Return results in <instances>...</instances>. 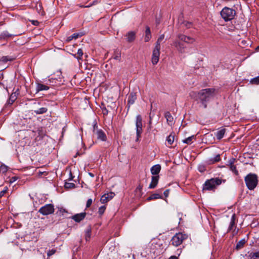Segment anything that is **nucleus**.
Instances as JSON below:
<instances>
[{
	"instance_id": "obj_28",
	"label": "nucleus",
	"mask_w": 259,
	"mask_h": 259,
	"mask_svg": "<svg viewBox=\"0 0 259 259\" xmlns=\"http://www.w3.org/2000/svg\"><path fill=\"white\" fill-rule=\"evenodd\" d=\"M48 109L47 108L42 107L34 110V112L36 114H41L46 113Z\"/></svg>"
},
{
	"instance_id": "obj_16",
	"label": "nucleus",
	"mask_w": 259,
	"mask_h": 259,
	"mask_svg": "<svg viewBox=\"0 0 259 259\" xmlns=\"http://www.w3.org/2000/svg\"><path fill=\"white\" fill-rule=\"evenodd\" d=\"M85 212H81L75 214V215L72 216L71 219L73 220L75 222L77 223H79L85 218Z\"/></svg>"
},
{
	"instance_id": "obj_36",
	"label": "nucleus",
	"mask_w": 259,
	"mask_h": 259,
	"mask_svg": "<svg viewBox=\"0 0 259 259\" xmlns=\"http://www.w3.org/2000/svg\"><path fill=\"white\" fill-rule=\"evenodd\" d=\"M64 187L66 189H72L75 187V185L73 183L66 182L64 185Z\"/></svg>"
},
{
	"instance_id": "obj_25",
	"label": "nucleus",
	"mask_w": 259,
	"mask_h": 259,
	"mask_svg": "<svg viewBox=\"0 0 259 259\" xmlns=\"http://www.w3.org/2000/svg\"><path fill=\"white\" fill-rule=\"evenodd\" d=\"M196 139L195 136H192L190 137H189L188 138H186V139L184 140L183 141V143L187 144H191L193 143V140Z\"/></svg>"
},
{
	"instance_id": "obj_20",
	"label": "nucleus",
	"mask_w": 259,
	"mask_h": 259,
	"mask_svg": "<svg viewBox=\"0 0 259 259\" xmlns=\"http://www.w3.org/2000/svg\"><path fill=\"white\" fill-rule=\"evenodd\" d=\"M161 170V166L159 164H156L151 168V172L153 175L158 176Z\"/></svg>"
},
{
	"instance_id": "obj_11",
	"label": "nucleus",
	"mask_w": 259,
	"mask_h": 259,
	"mask_svg": "<svg viewBox=\"0 0 259 259\" xmlns=\"http://www.w3.org/2000/svg\"><path fill=\"white\" fill-rule=\"evenodd\" d=\"M173 44L180 53L183 54L185 52L186 47L182 42H180V40H176L174 41Z\"/></svg>"
},
{
	"instance_id": "obj_29",
	"label": "nucleus",
	"mask_w": 259,
	"mask_h": 259,
	"mask_svg": "<svg viewBox=\"0 0 259 259\" xmlns=\"http://www.w3.org/2000/svg\"><path fill=\"white\" fill-rule=\"evenodd\" d=\"M235 224V214H233L231 219L230 226L228 228V231L231 230Z\"/></svg>"
},
{
	"instance_id": "obj_15",
	"label": "nucleus",
	"mask_w": 259,
	"mask_h": 259,
	"mask_svg": "<svg viewBox=\"0 0 259 259\" xmlns=\"http://www.w3.org/2000/svg\"><path fill=\"white\" fill-rule=\"evenodd\" d=\"M48 82L46 84L37 82L36 87V92L38 93L40 91H47L50 89Z\"/></svg>"
},
{
	"instance_id": "obj_8",
	"label": "nucleus",
	"mask_w": 259,
	"mask_h": 259,
	"mask_svg": "<svg viewBox=\"0 0 259 259\" xmlns=\"http://www.w3.org/2000/svg\"><path fill=\"white\" fill-rule=\"evenodd\" d=\"M38 212L41 214L47 215L54 212V205L52 204H47L40 208Z\"/></svg>"
},
{
	"instance_id": "obj_46",
	"label": "nucleus",
	"mask_w": 259,
	"mask_h": 259,
	"mask_svg": "<svg viewBox=\"0 0 259 259\" xmlns=\"http://www.w3.org/2000/svg\"><path fill=\"white\" fill-rule=\"evenodd\" d=\"M83 53V51L81 49H78L77 51V55H78V59H80V58L82 56Z\"/></svg>"
},
{
	"instance_id": "obj_22",
	"label": "nucleus",
	"mask_w": 259,
	"mask_h": 259,
	"mask_svg": "<svg viewBox=\"0 0 259 259\" xmlns=\"http://www.w3.org/2000/svg\"><path fill=\"white\" fill-rule=\"evenodd\" d=\"M137 99L136 94L134 92H132L130 94L128 97V104L132 105L134 103Z\"/></svg>"
},
{
	"instance_id": "obj_40",
	"label": "nucleus",
	"mask_w": 259,
	"mask_h": 259,
	"mask_svg": "<svg viewBox=\"0 0 259 259\" xmlns=\"http://www.w3.org/2000/svg\"><path fill=\"white\" fill-rule=\"evenodd\" d=\"M8 170L7 166L4 165H2L0 166V172L2 174H4Z\"/></svg>"
},
{
	"instance_id": "obj_32",
	"label": "nucleus",
	"mask_w": 259,
	"mask_h": 259,
	"mask_svg": "<svg viewBox=\"0 0 259 259\" xmlns=\"http://www.w3.org/2000/svg\"><path fill=\"white\" fill-rule=\"evenodd\" d=\"M79 33H73L72 35L68 36L66 39V41L69 42L72 40L73 39H76L79 36Z\"/></svg>"
},
{
	"instance_id": "obj_2",
	"label": "nucleus",
	"mask_w": 259,
	"mask_h": 259,
	"mask_svg": "<svg viewBox=\"0 0 259 259\" xmlns=\"http://www.w3.org/2000/svg\"><path fill=\"white\" fill-rule=\"evenodd\" d=\"M244 181L247 188L249 190H253L258 184V177L255 174L249 173L244 178Z\"/></svg>"
},
{
	"instance_id": "obj_5",
	"label": "nucleus",
	"mask_w": 259,
	"mask_h": 259,
	"mask_svg": "<svg viewBox=\"0 0 259 259\" xmlns=\"http://www.w3.org/2000/svg\"><path fill=\"white\" fill-rule=\"evenodd\" d=\"M187 237L188 236L186 234L182 233H176L171 239V244L175 246H178L181 245L183 241L186 239Z\"/></svg>"
},
{
	"instance_id": "obj_42",
	"label": "nucleus",
	"mask_w": 259,
	"mask_h": 259,
	"mask_svg": "<svg viewBox=\"0 0 259 259\" xmlns=\"http://www.w3.org/2000/svg\"><path fill=\"white\" fill-rule=\"evenodd\" d=\"M251 259H259V251L253 253Z\"/></svg>"
},
{
	"instance_id": "obj_47",
	"label": "nucleus",
	"mask_w": 259,
	"mask_h": 259,
	"mask_svg": "<svg viewBox=\"0 0 259 259\" xmlns=\"http://www.w3.org/2000/svg\"><path fill=\"white\" fill-rule=\"evenodd\" d=\"M236 159L234 158H231L229 161H228V163H229V165L230 166L231 165H234V163Z\"/></svg>"
},
{
	"instance_id": "obj_38",
	"label": "nucleus",
	"mask_w": 259,
	"mask_h": 259,
	"mask_svg": "<svg viewBox=\"0 0 259 259\" xmlns=\"http://www.w3.org/2000/svg\"><path fill=\"white\" fill-rule=\"evenodd\" d=\"M164 38V34H162L161 35H160L158 38L157 41L156 42L155 46H157V45H158L159 47H160V43L163 40Z\"/></svg>"
},
{
	"instance_id": "obj_57",
	"label": "nucleus",
	"mask_w": 259,
	"mask_h": 259,
	"mask_svg": "<svg viewBox=\"0 0 259 259\" xmlns=\"http://www.w3.org/2000/svg\"><path fill=\"white\" fill-rule=\"evenodd\" d=\"M82 7H85V8H88V7H89L90 6H82Z\"/></svg>"
},
{
	"instance_id": "obj_51",
	"label": "nucleus",
	"mask_w": 259,
	"mask_h": 259,
	"mask_svg": "<svg viewBox=\"0 0 259 259\" xmlns=\"http://www.w3.org/2000/svg\"><path fill=\"white\" fill-rule=\"evenodd\" d=\"M169 259H178L176 256H171Z\"/></svg>"
},
{
	"instance_id": "obj_45",
	"label": "nucleus",
	"mask_w": 259,
	"mask_h": 259,
	"mask_svg": "<svg viewBox=\"0 0 259 259\" xmlns=\"http://www.w3.org/2000/svg\"><path fill=\"white\" fill-rule=\"evenodd\" d=\"M8 190V187H6L3 191L0 192V198H2L4 196V195L7 192Z\"/></svg>"
},
{
	"instance_id": "obj_30",
	"label": "nucleus",
	"mask_w": 259,
	"mask_h": 259,
	"mask_svg": "<svg viewBox=\"0 0 259 259\" xmlns=\"http://www.w3.org/2000/svg\"><path fill=\"white\" fill-rule=\"evenodd\" d=\"M246 242L245 239H243L240 240L236 244V249H240L242 248Z\"/></svg>"
},
{
	"instance_id": "obj_27",
	"label": "nucleus",
	"mask_w": 259,
	"mask_h": 259,
	"mask_svg": "<svg viewBox=\"0 0 259 259\" xmlns=\"http://www.w3.org/2000/svg\"><path fill=\"white\" fill-rule=\"evenodd\" d=\"M162 198V195L158 193H154L151 195L149 197L147 198L148 200H151L152 199H157Z\"/></svg>"
},
{
	"instance_id": "obj_14",
	"label": "nucleus",
	"mask_w": 259,
	"mask_h": 259,
	"mask_svg": "<svg viewBox=\"0 0 259 259\" xmlns=\"http://www.w3.org/2000/svg\"><path fill=\"white\" fill-rule=\"evenodd\" d=\"M115 194L113 192L104 194L101 198L100 201L102 203H106L114 197Z\"/></svg>"
},
{
	"instance_id": "obj_55",
	"label": "nucleus",
	"mask_w": 259,
	"mask_h": 259,
	"mask_svg": "<svg viewBox=\"0 0 259 259\" xmlns=\"http://www.w3.org/2000/svg\"><path fill=\"white\" fill-rule=\"evenodd\" d=\"M256 51H259V45L256 47Z\"/></svg>"
},
{
	"instance_id": "obj_4",
	"label": "nucleus",
	"mask_w": 259,
	"mask_h": 259,
	"mask_svg": "<svg viewBox=\"0 0 259 259\" xmlns=\"http://www.w3.org/2000/svg\"><path fill=\"white\" fill-rule=\"evenodd\" d=\"M236 12L234 10L228 7L224 8L221 12V15L225 21L232 20Z\"/></svg>"
},
{
	"instance_id": "obj_21",
	"label": "nucleus",
	"mask_w": 259,
	"mask_h": 259,
	"mask_svg": "<svg viewBox=\"0 0 259 259\" xmlns=\"http://www.w3.org/2000/svg\"><path fill=\"white\" fill-rule=\"evenodd\" d=\"M221 160L220 154H217L213 158H210L206 160V163L208 164H212Z\"/></svg>"
},
{
	"instance_id": "obj_1",
	"label": "nucleus",
	"mask_w": 259,
	"mask_h": 259,
	"mask_svg": "<svg viewBox=\"0 0 259 259\" xmlns=\"http://www.w3.org/2000/svg\"><path fill=\"white\" fill-rule=\"evenodd\" d=\"M217 93V91L214 88H207L200 90L198 93L192 92L190 93V96L192 98H196L202 104L203 107H207V103L214 98Z\"/></svg>"
},
{
	"instance_id": "obj_12",
	"label": "nucleus",
	"mask_w": 259,
	"mask_h": 259,
	"mask_svg": "<svg viewBox=\"0 0 259 259\" xmlns=\"http://www.w3.org/2000/svg\"><path fill=\"white\" fill-rule=\"evenodd\" d=\"M178 38L179 40L182 41L187 44H192L195 41V39L194 38L182 34L178 35Z\"/></svg>"
},
{
	"instance_id": "obj_39",
	"label": "nucleus",
	"mask_w": 259,
	"mask_h": 259,
	"mask_svg": "<svg viewBox=\"0 0 259 259\" xmlns=\"http://www.w3.org/2000/svg\"><path fill=\"white\" fill-rule=\"evenodd\" d=\"M230 170L233 172L236 175H238V171L237 170L236 166L235 165L230 166Z\"/></svg>"
},
{
	"instance_id": "obj_49",
	"label": "nucleus",
	"mask_w": 259,
	"mask_h": 259,
	"mask_svg": "<svg viewBox=\"0 0 259 259\" xmlns=\"http://www.w3.org/2000/svg\"><path fill=\"white\" fill-rule=\"evenodd\" d=\"M164 195L165 197H167L168 195V194H169V190H165L164 192Z\"/></svg>"
},
{
	"instance_id": "obj_50",
	"label": "nucleus",
	"mask_w": 259,
	"mask_h": 259,
	"mask_svg": "<svg viewBox=\"0 0 259 259\" xmlns=\"http://www.w3.org/2000/svg\"><path fill=\"white\" fill-rule=\"evenodd\" d=\"M199 170L200 172H203V171H204L205 169L204 167L199 166Z\"/></svg>"
},
{
	"instance_id": "obj_3",
	"label": "nucleus",
	"mask_w": 259,
	"mask_h": 259,
	"mask_svg": "<svg viewBox=\"0 0 259 259\" xmlns=\"http://www.w3.org/2000/svg\"><path fill=\"white\" fill-rule=\"evenodd\" d=\"M222 180L219 178H212L207 180L203 186V190H212L216 188L217 186L221 184Z\"/></svg>"
},
{
	"instance_id": "obj_19",
	"label": "nucleus",
	"mask_w": 259,
	"mask_h": 259,
	"mask_svg": "<svg viewBox=\"0 0 259 259\" xmlns=\"http://www.w3.org/2000/svg\"><path fill=\"white\" fill-rule=\"evenodd\" d=\"M164 117L166 119L167 123L168 125H171L174 124V118L168 111L165 112Z\"/></svg>"
},
{
	"instance_id": "obj_7",
	"label": "nucleus",
	"mask_w": 259,
	"mask_h": 259,
	"mask_svg": "<svg viewBox=\"0 0 259 259\" xmlns=\"http://www.w3.org/2000/svg\"><path fill=\"white\" fill-rule=\"evenodd\" d=\"M93 135L97 136L98 139L102 141H105L106 140V136L105 133L101 129L98 128V125L96 122L93 125Z\"/></svg>"
},
{
	"instance_id": "obj_26",
	"label": "nucleus",
	"mask_w": 259,
	"mask_h": 259,
	"mask_svg": "<svg viewBox=\"0 0 259 259\" xmlns=\"http://www.w3.org/2000/svg\"><path fill=\"white\" fill-rule=\"evenodd\" d=\"M13 36V34H10L7 31H5L2 32L0 34L1 39H6Z\"/></svg>"
},
{
	"instance_id": "obj_23",
	"label": "nucleus",
	"mask_w": 259,
	"mask_h": 259,
	"mask_svg": "<svg viewBox=\"0 0 259 259\" xmlns=\"http://www.w3.org/2000/svg\"><path fill=\"white\" fill-rule=\"evenodd\" d=\"M151 38V31L149 27L146 26L145 30V41H148Z\"/></svg>"
},
{
	"instance_id": "obj_43",
	"label": "nucleus",
	"mask_w": 259,
	"mask_h": 259,
	"mask_svg": "<svg viewBox=\"0 0 259 259\" xmlns=\"http://www.w3.org/2000/svg\"><path fill=\"white\" fill-rule=\"evenodd\" d=\"M56 252V249H52L51 250H49L47 252V255L48 257L51 256V255L55 254Z\"/></svg>"
},
{
	"instance_id": "obj_34",
	"label": "nucleus",
	"mask_w": 259,
	"mask_h": 259,
	"mask_svg": "<svg viewBox=\"0 0 259 259\" xmlns=\"http://www.w3.org/2000/svg\"><path fill=\"white\" fill-rule=\"evenodd\" d=\"M250 83L252 84H259V76L254 77L250 79Z\"/></svg>"
},
{
	"instance_id": "obj_58",
	"label": "nucleus",
	"mask_w": 259,
	"mask_h": 259,
	"mask_svg": "<svg viewBox=\"0 0 259 259\" xmlns=\"http://www.w3.org/2000/svg\"><path fill=\"white\" fill-rule=\"evenodd\" d=\"M77 155H79V152H77L76 156Z\"/></svg>"
},
{
	"instance_id": "obj_44",
	"label": "nucleus",
	"mask_w": 259,
	"mask_h": 259,
	"mask_svg": "<svg viewBox=\"0 0 259 259\" xmlns=\"http://www.w3.org/2000/svg\"><path fill=\"white\" fill-rule=\"evenodd\" d=\"M183 24L187 28H191L193 26V24L191 22H189L188 21H185Z\"/></svg>"
},
{
	"instance_id": "obj_35",
	"label": "nucleus",
	"mask_w": 259,
	"mask_h": 259,
	"mask_svg": "<svg viewBox=\"0 0 259 259\" xmlns=\"http://www.w3.org/2000/svg\"><path fill=\"white\" fill-rule=\"evenodd\" d=\"M14 60V58L9 56H3L1 58V61L3 62H7L8 61H11Z\"/></svg>"
},
{
	"instance_id": "obj_53",
	"label": "nucleus",
	"mask_w": 259,
	"mask_h": 259,
	"mask_svg": "<svg viewBox=\"0 0 259 259\" xmlns=\"http://www.w3.org/2000/svg\"><path fill=\"white\" fill-rule=\"evenodd\" d=\"M89 175H90L91 177H92V178H93V177H94V175L93 174H92V173H91V172H90V173H89Z\"/></svg>"
},
{
	"instance_id": "obj_54",
	"label": "nucleus",
	"mask_w": 259,
	"mask_h": 259,
	"mask_svg": "<svg viewBox=\"0 0 259 259\" xmlns=\"http://www.w3.org/2000/svg\"><path fill=\"white\" fill-rule=\"evenodd\" d=\"M104 112V114H107V113H108V111L107 110H105V111H103Z\"/></svg>"
},
{
	"instance_id": "obj_37",
	"label": "nucleus",
	"mask_w": 259,
	"mask_h": 259,
	"mask_svg": "<svg viewBox=\"0 0 259 259\" xmlns=\"http://www.w3.org/2000/svg\"><path fill=\"white\" fill-rule=\"evenodd\" d=\"M67 213V210L64 208H59L58 210L57 211V213L60 215H63L64 213Z\"/></svg>"
},
{
	"instance_id": "obj_24",
	"label": "nucleus",
	"mask_w": 259,
	"mask_h": 259,
	"mask_svg": "<svg viewBox=\"0 0 259 259\" xmlns=\"http://www.w3.org/2000/svg\"><path fill=\"white\" fill-rule=\"evenodd\" d=\"M225 132H226V130L225 128H223V129H221L219 131H218L216 133H215V136L217 138L218 140H221L222 139L225 134Z\"/></svg>"
},
{
	"instance_id": "obj_9",
	"label": "nucleus",
	"mask_w": 259,
	"mask_h": 259,
	"mask_svg": "<svg viewBox=\"0 0 259 259\" xmlns=\"http://www.w3.org/2000/svg\"><path fill=\"white\" fill-rule=\"evenodd\" d=\"M160 50V47H159L158 45H157V46H155L152 56V63L153 65L156 64L159 61Z\"/></svg>"
},
{
	"instance_id": "obj_18",
	"label": "nucleus",
	"mask_w": 259,
	"mask_h": 259,
	"mask_svg": "<svg viewBox=\"0 0 259 259\" xmlns=\"http://www.w3.org/2000/svg\"><path fill=\"white\" fill-rule=\"evenodd\" d=\"M126 40L128 42H132L134 41L136 37V33L134 31H129L125 35Z\"/></svg>"
},
{
	"instance_id": "obj_48",
	"label": "nucleus",
	"mask_w": 259,
	"mask_h": 259,
	"mask_svg": "<svg viewBox=\"0 0 259 259\" xmlns=\"http://www.w3.org/2000/svg\"><path fill=\"white\" fill-rule=\"evenodd\" d=\"M92 202H93L92 199H89L87 202L86 207L88 208V207H90Z\"/></svg>"
},
{
	"instance_id": "obj_33",
	"label": "nucleus",
	"mask_w": 259,
	"mask_h": 259,
	"mask_svg": "<svg viewBox=\"0 0 259 259\" xmlns=\"http://www.w3.org/2000/svg\"><path fill=\"white\" fill-rule=\"evenodd\" d=\"M175 136L174 135L170 134L166 138V141L169 145H171L174 142Z\"/></svg>"
},
{
	"instance_id": "obj_56",
	"label": "nucleus",
	"mask_w": 259,
	"mask_h": 259,
	"mask_svg": "<svg viewBox=\"0 0 259 259\" xmlns=\"http://www.w3.org/2000/svg\"><path fill=\"white\" fill-rule=\"evenodd\" d=\"M118 58H119V57H118V56H115V57H114V59H116V60H117V59H118Z\"/></svg>"
},
{
	"instance_id": "obj_31",
	"label": "nucleus",
	"mask_w": 259,
	"mask_h": 259,
	"mask_svg": "<svg viewBox=\"0 0 259 259\" xmlns=\"http://www.w3.org/2000/svg\"><path fill=\"white\" fill-rule=\"evenodd\" d=\"M91 228L90 227L88 228L85 232V238L86 241H88L90 240L91 236Z\"/></svg>"
},
{
	"instance_id": "obj_17",
	"label": "nucleus",
	"mask_w": 259,
	"mask_h": 259,
	"mask_svg": "<svg viewBox=\"0 0 259 259\" xmlns=\"http://www.w3.org/2000/svg\"><path fill=\"white\" fill-rule=\"evenodd\" d=\"M159 177V176H154L152 177L151 182L149 186V189H153L157 186Z\"/></svg>"
},
{
	"instance_id": "obj_59",
	"label": "nucleus",
	"mask_w": 259,
	"mask_h": 259,
	"mask_svg": "<svg viewBox=\"0 0 259 259\" xmlns=\"http://www.w3.org/2000/svg\"><path fill=\"white\" fill-rule=\"evenodd\" d=\"M59 75L61 76V72H59Z\"/></svg>"
},
{
	"instance_id": "obj_13",
	"label": "nucleus",
	"mask_w": 259,
	"mask_h": 259,
	"mask_svg": "<svg viewBox=\"0 0 259 259\" xmlns=\"http://www.w3.org/2000/svg\"><path fill=\"white\" fill-rule=\"evenodd\" d=\"M19 94V89H17V90L15 92H13L12 94L10 95V98L7 101L6 105L9 106L12 105L13 103L15 101V100L17 99Z\"/></svg>"
},
{
	"instance_id": "obj_41",
	"label": "nucleus",
	"mask_w": 259,
	"mask_h": 259,
	"mask_svg": "<svg viewBox=\"0 0 259 259\" xmlns=\"http://www.w3.org/2000/svg\"><path fill=\"white\" fill-rule=\"evenodd\" d=\"M105 209H106L105 206H101V207H100L99 208V211H98L99 214L102 215L104 213V212H105Z\"/></svg>"
},
{
	"instance_id": "obj_10",
	"label": "nucleus",
	"mask_w": 259,
	"mask_h": 259,
	"mask_svg": "<svg viewBox=\"0 0 259 259\" xmlns=\"http://www.w3.org/2000/svg\"><path fill=\"white\" fill-rule=\"evenodd\" d=\"M48 82L50 86L58 87L63 84L64 80L61 77L59 76L58 78L51 77Z\"/></svg>"
},
{
	"instance_id": "obj_6",
	"label": "nucleus",
	"mask_w": 259,
	"mask_h": 259,
	"mask_svg": "<svg viewBox=\"0 0 259 259\" xmlns=\"http://www.w3.org/2000/svg\"><path fill=\"white\" fill-rule=\"evenodd\" d=\"M136 126L137 136L136 141H138L139 138L141 137V135L143 132L142 119V117L140 115H138L136 116Z\"/></svg>"
},
{
	"instance_id": "obj_52",
	"label": "nucleus",
	"mask_w": 259,
	"mask_h": 259,
	"mask_svg": "<svg viewBox=\"0 0 259 259\" xmlns=\"http://www.w3.org/2000/svg\"><path fill=\"white\" fill-rule=\"evenodd\" d=\"M16 178L15 177H13V178H12V180H11V183H12V182H13L15 181H16Z\"/></svg>"
}]
</instances>
